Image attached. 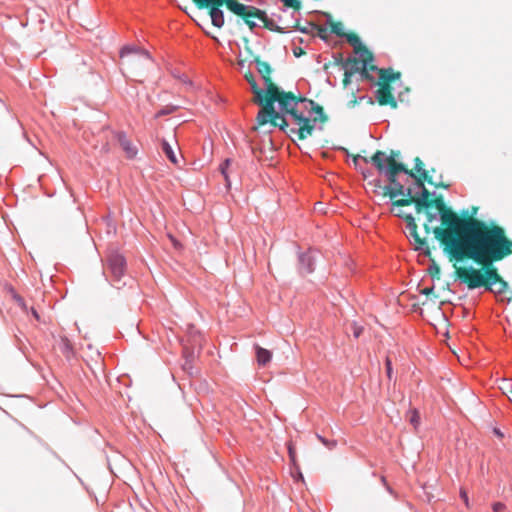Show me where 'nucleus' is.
<instances>
[{"label": "nucleus", "mask_w": 512, "mask_h": 512, "mask_svg": "<svg viewBox=\"0 0 512 512\" xmlns=\"http://www.w3.org/2000/svg\"><path fill=\"white\" fill-rule=\"evenodd\" d=\"M246 52L252 57L249 61L256 65L265 84V110L258 112L257 123H270L290 137L296 135L299 140L307 139L315 129L323 130L324 123L328 121L323 107L314 100L297 98L276 86L271 81L270 64L253 55L249 47H246Z\"/></svg>", "instance_id": "f257e3e1"}, {"label": "nucleus", "mask_w": 512, "mask_h": 512, "mask_svg": "<svg viewBox=\"0 0 512 512\" xmlns=\"http://www.w3.org/2000/svg\"><path fill=\"white\" fill-rule=\"evenodd\" d=\"M427 197V206L424 209L436 208L440 211V221L447 226L446 229L435 227L433 234L444 245V251L449 258H462L465 255L479 257L488 247L496 244L499 230L489 229L482 220L466 219L468 211H462L463 218L459 217L451 207L445 204L443 196L433 191Z\"/></svg>", "instance_id": "f03ea898"}, {"label": "nucleus", "mask_w": 512, "mask_h": 512, "mask_svg": "<svg viewBox=\"0 0 512 512\" xmlns=\"http://www.w3.org/2000/svg\"><path fill=\"white\" fill-rule=\"evenodd\" d=\"M489 229L499 230L496 244L488 247L479 257L465 255L462 258H449L450 260L463 261L464 259H472L477 264L482 265L481 269H475L473 266L468 268L460 267L456 270L458 279L461 283H467L468 289L473 290L489 284L486 271L493 270V263L501 261L512 254V240L506 236L505 230L500 226H492Z\"/></svg>", "instance_id": "7ed1b4c3"}, {"label": "nucleus", "mask_w": 512, "mask_h": 512, "mask_svg": "<svg viewBox=\"0 0 512 512\" xmlns=\"http://www.w3.org/2000/svg\"><path fill=\"white\" fill-rule=\"evenodd\" d=\"M389 181L388 185H384L383 187V196H389L391 200V212L395 215L400 209H397L401 206H409L412 204V195L413 192L408 187H405L397 177L393 176V173H389V175H384Z\"/></svg>", "instance_id": "20e7f679"}, {"label": "nucleus", "mask_w": 512, "mask_h": 512, "mask_svg": "<svg viewBox=\"0 0 512 512\" xmlns=\"http://www.w3.org/2000/svg\"><path fill=\"white\" fill-rule=\"evenodd\" d=\"M397 154L392 150L389 155L383 151H376L371 157L370 162L375 166L379 173L389 175L393 173L397 177L399 173H404L408 177H414V173L408 170L402 163L396 161Z\"/></svg>", "instance_id": "39448f33"}, {"label": "nucleus", "mask_w": 512, "mask_h": 512, "mask_svg": "<svg viewBox=\"0 0 512 512\" xmlns=\"http://www.w3.org/2000/svg\"><path fill=\"white\" fill-rule=\"evenodd\" d=\"M374 60L373 54L362 60L357 57L349 56L345 59L343 86L347 88L351 83V77L358 73L361 79L372 81L374 78L369 75L368 63Z\"/></svg>", "instance_id": "423d86ee"}, {"label": "nucleus", "mask_w": 512, "mask_h": 512, "mask_svg": "<svg viewBox=\"0 0 512 512\" xmlns=\"http://www.w3.org/2000/svg\"><path fill=\"white\" fill-rule=\"evenodd\" d=\"M395 216L402 218L406 221V229L409 232V236L414 240L415 250L422 252L424 255L430 254V248L425 239H422L417 232V225L415 218L411 213H405L399 210L395 213Z\"/></svg>", "instance_id": "0eeeda50"}, {"label": "nucleus", "mask_w": 512, "mask_h": 512, "mask_svg": "<svg viewBox=\"0 0 512 512\" xmlns=\"http://www.w3.org/2000/svg\"><path fill=\"white\" fill-rule=\"evenodd\" d=\"M413 182L408 189H411L413 192L412 203L415 204V210L418 214L423 213L424 208L427 206V197H430V192L426 189L424 182V178L422 176L418 177L414 174V177H411Z\"/></svg>", "instance_id": "6e6552de"}, {"label": "nucleus", "mask_w": 512, "mask_h": 512, "mask_svg": "<svg viewBox=\"0 0 512 512\" xmlns=\"http://www.w3.org/2000/svg\"><path fill=\"white\" fill-rule=\"evenodd\" d=\"M108 268L115 282H119L126 271V260L119 253H112L107 259Z\"/></svg>", "instance_id": "1a4fd4ad"}, {"label": "nucleus", "mask_w": 512, "mask_h": 512, "mask_svg": "<svg viewBox=\"0 0 512 512\" xmlns=\"http://www.w3.org/2000/svg\"><path fill=\"white\" fill-rule=\"evenodd\" d=\"M316 251L309 249L298 254V271L301 275L311 274L315 270Z\"/></svg>", "instance_id": "9d476101"}, {"label": "nucleus", "mask_w": 512, "mask_h": 512, "mask_svg": "<svg viewBox=\"0 0 512 512\" xmlns=\"http://www.w3.org/2000/svg\"><path fill=\"white\" fill-rule=\"evenodd\" d=\"M486 274L490 279L486 290L494 294H502L508 289V283L499 275L496 268H493V270H487Z\"/></svg>", "instance_id": "9b49d317"}, {"label": "nucleus", "mask_w": 512, "mask_h": 512, "mask_svg": "<svg viewBox=\"0 0 512 512\" xmlns=\"http://www.w3.org/2000/svg\"><path fill=\"white\" fill-rule=\"evenodd\" d=\"M380 88L375 92V98L380 105H390L392 108L397 107V101L392 93V88L388 83L377 82Z\"/></svg>", "instance_id": "f8f14e48"}, {"label": "nucleus", "mask_w": 512, "mask_h": 512, "mask_svg": "<svg viewBox=\"0 0 512 512\" xmlns=\"http://www.w3.org/2000/svg\"><path fill=\"white\" fill-rule=\"evenodd\" d=\"M240 7H242V10H238L236 15L241 16L243 18H257L261 22H263V24L269 18L264 10H261L255 6L245 5L241 3Z\"/></svg>", "instance_id": "ddd939ff"}, {"label": "nucleus", "mask_w": 512, "mask_h": 512, "mask_svg": "<svg viewBox=\"0 0 512 512\" xmlns=\"http://www.w3.org/2000/svg\"><path fill=\"white\" fill-rule=\"evenodd\" d=\"M245 79L250 84L251 90L254 94V102L261 106V110H265V89L259 88L254 75L251 72L245 74Z\"/></svg>", "instance_id": "4468645a"}, {"label": "nucleus", "mask_w": 512, "mask_h": 512, "mask_svg": "<svg viewBox=\"0 0 512 512\" xmlns=\"http://www.w3.org/2000/svg\"><path fill=\"white\" fill-rule=\"evenodd\" d=\"M115 137L125 152L127 158L134 159L138 153L137 147L127 138V135L124 131H118L115 134Z\"/></svg>", "instance_id": "2eb2a0df"}, {"label": "nucleus", "mask_w": 512, "mask_h": 512, "mask_svg": "<svg viewBox=\"0 0 512 512\" xmlns=\"http://www.w3.org/2000/svg\"><path fill=\"white\" fill-rule=\"evenodd\" d=\"M120 57L121 58H124L130 54H137V55H140L142 57H144L147 61H152V58H151V55L150 53L147 51V50H144L142 48H139L137 46H134V45H125L121 48L120 52Z\"/></svg>", "instance_id": "dca6fc26"}, {"label": "nucleus", "mask_w": 512, "mask_h": 512, "mask_svg": "<svg viewBox=\"0 0 512 512\" xmlns=\"http://www.w3.org/2000/svg\"><path fill=\"white\" fill-rule=\"evenodd\" d=\"M256 360L258 365L265 366L272 359V352L268 349L262 348L259 345L255 346Z\"/></svg>", "instance_id": "f3484780"}, {"label": "nucleus", "mask_w": 512, "mask_h": 512, "mask_svg": "<svg viewBox=\"0 0 512 512\" xmlns=\"http://www.w3.org/2000/svg\"><path fill=\"white\" fill-rule=\"evenodd\" d=\"M210 17L212 25L221 28L224 25V12L219 7H210Z\"/></svg>", "instance_id": "a211bd4d"}, {"label": "nucleus", "mask_w": 512, "mask_h": 512, "mask_svg": "<svg viewBox=\"0 0 512 512\" xmlns=\"http://www.w3.org/2000/svg\"><path fill=\"white\" fill-rule=\"evenodd\" d=\"M414 169L420 173V175L424 178V180H426V182L428 184H431V185H435V186H442L444 188H447L448 186L447 185H442V184H436L432 181V178L428 175V172L424 169L423 167V162L421 161L420 158H415V167Z\"/></svg>", "instance_id": "6ab92c4d"}, {"label": "nucleus", "mask_w": 512, "mask_h": 512, "mask_svg": "<svg viewBox=\"0 0 512 512\" xmlns=\"http://www.w3.org/2000/svg\"><path fill=\"white\" fill-rule=\"evenodd\" d=\"M426 214V223L424 224V229L427 234L433 233V229L430 224L433 221H440V211L432 212L431 209H424L423 211Z\"/></svg>", "instance_id": "aec40b11"}, {"label": "nucleus", "mask_w": 512, "mask_h": 512, "mask_svg": "<svg viewBox=\"0 0 512 512\" xmlns=\"http://www.w3.org/2000/svg\"><path fill=\"white\" fill-rule=\"evenodd\" d=\"M162 151L165 154V156L169 159V161L175 165L178 164V158L175 154V151L173 150L172 146L169 144V142L165 139L161 142Z\"/></svg>", "instance_id": "412c9836"}, {"label": "nucleus", "mask_w": 512, "mask_h": 512, "mask_svg": "<svg viewBox=\"0 0 512 512\" xmlns=\"http://www.w3.org/2000/svg\"><path fill=\"white\" fill-rule=\"evenodd\" d=\"M400 78V73H394L392 69H380L379 70V81L387 83L389 81Z\"/></svg>", "instance_id": "4be33fe9"}, {"label": "nucleus", "mask_w": 512, "mask_h": 512, "mask_svg": "<svg viewBox=\"0 0 512 512\" xmlns=\"http://www.w3.org/2000/svg\"><path fill=\"white\" fill-rule=\"evenodd\" d=\"M333 61L329 63L324 64V70L327 71L330 66H340L342 70H344L345 67V59L343 58L342 54L337 53L333 55Z\"/></svg>", "instance_id": "5701e85b"}, {"label": "nucleus", "mask_w": 512, "mask_h": 512, "mask_svg": "<svg viewBox=\"0 0 512 512\" xmlns=\"http://www.w3.org/2000/svg\"><path fill=\"white\" fill-rule=\"evenodd\" d=\"M281 2L283 3L284 7L293 9L292 17H295V14L300 15V12H299L300 6H301L300 1H298V0H281Z\"/></svg>", "instance_id": "b1692460"}, {"label": "nucleus", "mask_w": 512, "mask_h": 512, "mask_svg": "<svg viewBox=\"0 0 512 512\" xmlns=\"http://www.w3.org/2000/svg\"><path fill=\"white\" fill-rule=\"evenodd\" d=\"M60 349L66 357H69L71 354H73V346L67 337L61 338Z\"/></svg>", "instance_id": "393cba45"}, {"label": "nucleus", "mask_w": 512, "mask_h": 512, "mask_svg": "<svg viewBox=\"0 0 512 512\" xmlns=\"http://www.w3.org/2000/svg\"><path fill=\"white\" fill-rule=\"evenodd\" d=\"M178 108H179V106H176V105H172V104L166 105V106L162 107L155 114V118H160V117H163V116H166V115H170V114L174 113L175 111H177Z\"/></svg>", "instance_id": "a878e982"}, {"label": "nucleus", "mask_w": 512, "mask_h": 512, "mask_svg": "<svg viewBox=\"0 0 512 512\" xmlns=\"http://www.w3.org/2000/svg\"><path fill=\"white\" fill-rule=\"evenodd\" d=\"M264 26L272 32L286 33L285 28L277 25L274 20L268 18Z\"/></svg>", "instance_id": "bb28decb"}, {"label": "nucleus", "mask_w": 512, "mask_h": 512, "mask_svg": "<svg viewBox=\"0 0 512 512\" xmlns=\"http://www.w3.org/2000/svg\"><path fill=\"white\" fill-rule=\"evenodd\" d=\"M10 292H11L12 298L18 304V306L23 310H27V305H26L24 298L22 296H20L18 293H16V291L12 287L10 288Z\"/></svg>", "instance_id": "cd10ccee"}, {"label": "nucleus", "mask_w": 512, "mask_h": 512, "mask_svg": "<svg viewBox=\"0 0 512 512\" xmlns=\"http://www.w3.org/2000/svg\"><path fill=\"white\" fill-rule=\"evenodd\" d=\"M344 38L353 47L354 50H357V48L360 46L361 40L358 36L347 33Z\"/></svg>", "instance_id": "c85d7f7f"}, {"label": "nucleus", "mask_w": 512, "mask_h": 512, "mask_svg": "<svg viewBox=\"0 0 512 512\" xmlns=\"http://www.w3.org/2000/svg\"><path fill=\"white\" fill-rule=\"evenodd\" d=\"M231 163V159L230 158H227L223 161V163L220 164V172L221 174L223 175L225 181L227 182V184L229 185L230 181H229V176H228V173H227V169L229 167Z\"/></svg>", "instance_id": "c756f323"}, {"label": "nucleus", "mask_w": 512, "mask_h": 512, "mask_svg": "<svg viewBox=\"0 0 512 512\" xmlns=\"http://www.w3.org/2000/svg\"><path fill=\"white\" fill-rule=\"evenodd\" d=\"M331 32L340 38H344L347 34L344 32L342 23L340 22L331 24Z\"/></svg>", "instance_id": "7c9ffc66"}, {"label": "nucleus", "mask_w": 512, "mask_h": 512, "mask_svg": "<svg viewBox=\"0 0 512 512\" xmlns=\"http://www.w3.org/2000/svg\"><path fill=\"white\" fill-rule=\"evenodd\" d=\"M355 54L359 55L360 59L365 60L369 57V54H372L370 51L367 50V48L360 43V46L357 48V50H354Z\"/></svg>", "instance_id": "2f4dec72"}, {"label": "nucleus", "mask_w": 512, "mask_h": 512, "mask_svg": "<svg viewBox=\"0 0 512 512\" xmlns=\"http://www.w3.org/2000/svg\"><path fill=\"white\" fill-rule=\"evenodd\" d=\"M369 184L373 185V187H374L373 192L374 193H377V194L383 196V187H384V185H382V182H381L380 179H374L373 181L369 182Z\"/></svg>", "instance_id": "473e14b6"}, {"label": "nucleus", "mask_w": 512, "mask_h": 512, "mask_svg": "<svg viewBox=\"0 0 512 512\" xmlns=\"http://www.w3.org/2000/svg\"><path fill=\"white\" fill-rule=\"evenodd\" d=\"M410 423L415 427L417 428L419 423H420V416H419V413L416 409H413L411 411V416H410V419H409Z\"/></svg>", "instance_id": "72a5a7b5"}, {"label": "nucleus", "mask_w": 512, "mask_h": 512, "mask_svg": "<svg viewBox=\"0 0 512 512\" xmlns=\"http://www.w3.org/2000/svg\"><path fill=\"white\" fill-rule=\"evenodd\" d=\"M501 389L504 390V393L508 396L509 400L512 402V382L505 381Z\"/></svg>", "instance_id": "f704fd0d"}, {"label": "nucleus", "mask_w": 512, "mask_h": 512, "mask_svg": "<svg viewBox=\"0 0 512 512\" xmlns=\"http://www.w3.org/2000/svg\"><path fill=\"white\" fill-rule=\"evenodd\" d=\"M193 361L190 359V358H186L182 367H183V370H185L186 372H188L190 375L193 374L192 372V369H193Z\"/></svg>", "instance_id": "c9c22d12"}, {"label": "nucleus", "mask_w": 512, "mask_h": 512, "mask_svg": "<svg viewBox=\"0 0 512 512\" xmlns=\"http://www.w3.org/2000/svg\"><path fill=\"white\" fill-rule=\"evenodd\" d=\"M460 498L463 500L465 506L467 508H469L470 507L469 497L467 495L466 490L463 488L460 489Z\"/></svg>", "instance_id": "e433bc0d"}, {"label": "nucleus", "mask_w": 512, "mask_h": 512, "mask_svg": "<svg viewBox=\"0 0 512 512\" xmlns=\"http://www.w3.org/2000/svg\"><path fill=\"white\" fill-rule=\"evenodd\" d=\"M505 508H506V505L502 502H494L492 504V510L494 512H502L505 510Z\"/></svg>", "instance_id": "4c0bfd02"}, {"label": "nucleus", "mask_w": 512, "mask_h": 512, "mask_svg": "<svg viewBox=\"0 0 512 512\" xmlns=\"http://www.w3.org/2000/svg\"><path fill=\"white\" fill-rule=\"evenodd\" d=\"M385 366H386V374H387L388 378L391 379L393 370H392V363L389 358H386Z\"/></svg>", "instance_id": "58836bf2"}, {"label": "nucleus", "mask_w": 512, "mask_h": 512, "mask_svg": "<svg viewBox=\"0 0 512 512\" xmlns=\"http://www.w3.org/2000/svg\"><path fill=\"white\" fill-rule=\"evenodd\" d=\"M288 454H289V458H290L291 462L295 465L296 464V452H295L294 448L292 447V445L288 446Z\"/></svg>", "instance_id": "ea45409f"}, {"label": "nucleus", "mask_w": 512, "mask_h": 512, "mask_svg": "<svg viewBox=\"0 0 512 512\" xmlns=\"http://www.w3.org/2000/svg\"><path fill=\"white\" fill-rule=\"evenodd\" d=\"M328 449H333L336 445H337V442L336 440H327L325 438V440H323L322 442Z\"/></svg>", "instance_id": "a19ab883"}, {"label": "nucleus", "mask_w": 512, "mask_h": 512, "mask_svg": "<svg viewBox=\"0 0 512 512\" xmlns=\"http://www.w3.org/2000/svg\"><path fill=\"white\" fill-rule=\"evenodd\" d=\"M245 23L249 26L250 30H254L258 27V24L254 21V19L244 18Z\"/></svg>", "instance_id": "79ce46f5"}, {"label": "nucleus", "mask_w": 512, "mask_h": 512, "mask_svg": "<svg viewBox=\"0 0 512 512\" xmlns=\"http://www.w3.org/2000/svg\"><path fill=\"white\" fill-rule=\"evenodd\" d=\"M318 34L320 36L321 39H323L324 41L327 40V36H326V28H323V27H320L318 29Z\"/></svg>", "instance_id": "37998d69"}, {"label": "nucleus", "mask_w": 512, "mask_h": 512, "mask_svg": "<svg viewBox=\"0 0 512 512\" xmlns=\"http://www.w3.org/2000/svg\"><path fill=\"white\" fill-rule=\"evenodd\" d=\"M434 291V286L426 287L420 291L423 295H430Z\"/></svg>", "instance_id": "c03bdc74"}, {"label": "nucleus", "mask_w": 512, "mask_h": 512, "mask_svg": "<svg viewBox=\"0 0 512 512\" xmlns=\"http://www.w3.org/2000/svg\"><path fill=\"white\" fill-rule=\"evenodd\" d=\"M184 357L185 359L186 358H190L192 361L194 359V352L193 351H189L187 348L184 349Z\"/></svg>", "instance_id": "a18cd8bd"}, {"label": "nucleus", "mask_w": 512, "mask_h": 512, "mask_svg": "<svg viewBox=\"0 0 512 512\" xmlns=\"http://www.w3.org/2000/svg\"><path fill=\"white\" fill-rule=\"evenodd\" d=\"M31 314L37 320L40 321V315L34 307H31Z\"/></svg>", "instance_id": "49530a36"}, {"label": "nucleus", "mask_w": 512, "mask_h": 512, "mask_svg": "<svg viewBox=\"0 0 512 512\" xmlns=\"http://www.w3.org/2000/svg\"><path fill=\"white\" fill-rule=\"evenodd\" d=\"M368 69H369V75H371V72H375V71H378L379 72V68L375 65H370V63H368Z\"/></svg>", "instance_id": "de8ad7c7"}, {"label": "nucleus", "mask_w": 512, "mask_h": 512, "mask_svg": "<svg viewBox=\"0 0 512 512\" xmlns=\"http://www.w3.org/2000/svg\"><path fill=\"white\" fill-rule=\"evenodd\" d=\"M293 53H294V55H295L296 57H300V56L303 54V51H302V49H301V48H295V49L293 50Z\"/></svg>", "instance_id": "09e8293b"}, {"label": "nucleus", "mask_w": 512, "mask_h": 512, "mask_svg": "<svg viewBox=\"0 0 512 512\" xmlns=\"http://www.w3.org/2000/svg\"><path fill=\"white\" fill-rule=\"evenodd\" d=\"M182 81H183L185 84H189V85H191V84H192V82H191L190 80H188V78H187L186 76H183Z\"/></svg>", "instance_id": "8fccbe9b"}, {"label": "nucleus", "mask_w": 512, "mask_h": 512, "mask_svg": "<svg viewBox=\"0 0 512 512\" xmlns=\"http://www.w3.org/2000/svg\"><path fill=\"white\" fill-rule=\"evenodd\" d=\"M359 159H362V157L358 155V156H356V157L354 158V162H355V163H357V161H358ZM363 160H364L366 163H368V162H369L366 158H363Z\"/></svg>", "instance_id": "3c124183"}, {"label": "nucleus", "mask_w": 512, "mask_h": 512, "mask_svg": "<svg viewBox=\"0 0 512 512\" xmlns=\"http://www.w3.org/2000/svg\"><path fill=\"white\" fill-rule=\"evenodd\" d=\"M372 175V172L371 171H368V172H363V176L365 178H367L368 176Z\"/></svg>", "instance_id": "603ef678"}, {"label": "nucleus", "mask_w": 512, "mask_h": 512, "mask_svg": "<svg viewBox=\"0 0 512 512\" xmlns=\"http://www.w3.org/2000/svg\"><path fill=\"white\" fill-rule=\"evenodd\" d=\"M381 481H382V483H383L385 486H386V485H388V484H387V482H386V478H385L384 476H382Z\"/></svg>", "instance_id": "864d4df0"}, {"label": "nucleus", "mask_w": 512, "mask_h": 512, "mask_svg": "<svg viewBox=\"0 0 512 512\" xmlns=\"http://www.w3.org/2000/svg\"><path fill=\"white\" fill-rule=\"evenodd\" d=\"M299 31H301L302 33H307V29L306 28H298Z\"/></svg>", "instance_id": "5fc2aeb1"}, {"label": "nucleus", "mask_w": 512, "mask_h": 512, "mask_svg": "<svg viewBox=\"0 0 512 512\" xmlns=\"http://www.w3.org/2000/svg\"><path fill=\"white\" fill-rule=\"evenodd\" d=\"M317 437H318V439H319L321 442H323V440H325V438H324V437H322V436H321V435H319V434H317Z\"/></svg>", "instance_id": "6e6d98bb"}, {"label": "nucleus", "mask_w": 512, "mask_h": 512, "mask_svg": "<svg viewBox=\"0 0 512 512\" xmlns=\"http://www.w3.org/2000/svg\"><path fill=\"white\" fill-rule=\"evenodd\" d=\"M386 488H387V490H388V492H389V493H392V492H393V490L391 489V487H390L389 485H386Z\"/></svg>", "instance_id": "4d7b16f0"}, {"label": "nucleus", "mask_w": 512, "mask_h": 512, "mask_svg": "<svg viewBox=\"0 0 512 512\" xmlns=\"http://www.w3.org/2000/svg\"><path fill=\"white\" fill-rule=\"evenodd\" d=\"M495 433L499 436H502V433L499 430H495Z\"/></svg>", "instance_id": "13d9d810"}, {"label": "nucleus", "mask_w": 512, "mask_h": 512, "mask_svg": "<svg viewBox=\"0 0 512 512\" xmlns=\"http://www.w3.org/2000/svg\"><path fill=\"white\" fill-rule=\"evenodd\" d=\"M476 211H477V209L475 208V209L473 210V212H472V216H473L474 214H476Z\"/></svg>", "instance_id": "bf43d9fd"}, {"label": "nucleus", "mask_w": 512, "mask_h": 512, "mask_svg": "<svg viewBox=\"0 0 512 512\" xmlns=\"http://www.w3.org/2000/svg\"><path fill=\"white\" fill-rule=\"evenodd\" d=\"M299 477H300L302 480L304 479V478H303V474H301L300 472H299Z\"/></svg>", "instance_id": "052dcab7"}, {"label": "nucleus", "mask_w": 512, "mask_h": 512, "mask_svg": "<svg viewBox=\"0 0 512 512\" xmlns=\"http://www.w3.org/2000/svg\"><path fill=\"white\" fill-rule=\"evenodd\" d=\"M355 336L358 337L359 336V331H356L355 332Z\"/></svg>", "instance_id": "680f3d73"}]
</instances>
